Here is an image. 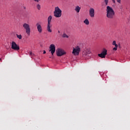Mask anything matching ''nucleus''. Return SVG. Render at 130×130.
Instances as JSON below:
<instances>
[{"label": "nucleus", "mask_w": 130, "mask_h": 130, "mask_svg": "<svg viewBox=\"0 0 130 130\" xmlns=\"http://www.w3.org/2000/svg\"><path fill=\"white\" fill-rule=\"evenodd\" d=\"M23 28L25 30V32L28 36H30L31 33V28L30 27V25L28 23H24L22 25Z\"/></svg>", "instance_id": "7ed1b4c3"}, {"label": "nucleus", "mask_w": 130, "mask_h": 130, "mask_svg": "<svg viewBox=\"0 0 130 130\" xmlns=\"http://www.w3.org/2000/svg\"><path fill=\"white\" fill-rule=\"evenodd\" d=\"M51 27H52V25H51V24H48V23L47 24V30L48 31V32H49L50 33H51V32H52V30L50 29Z\"/></svg>", "instance_id": "f8f14e48"}, {"label": "nucleus", "mask_w": 130, "mask_h": 130, "mask_svg": "<svg viewBox=\"0 0 130 130\" xmlns=\"http://www.w3.org/2000/svg\"><path fill=\"white\" fill-rule=\"evenodd\" d=\"M11 48L12 49H13V50H20V46H19V45H18L15 42H12Z\"/></svg>", "instance_id": "423d86ee"}, {"label": "nucleus", "mask_w": 130, "mask_h": 130, "mask_svg": "<svg viewBox=\"0 0 130 130\" xmlns=\"http://www.w3.org/2000/svg\"><path fill=\"white\" fill-rule=\"evenodd\" d=\"M45 53H46V51L45 50H44L43 51V54H45Z\"/></svg>", "instance_id": "a878e982"}, {"label": "nucleus", "mask_w": 130, "mask_h": 130, "mask_svg": "<svg viewBox=\"0 0 130 130\" xmlns=\"http://www.w3.org/2000/svg\"><path fill=\"white\" fill-rule=\"evenodd\" d=\"M37 8L38 10H39V11H40V10H41V6L39 4H38L37 5Z\"/></svg>", "instance_id": "a211bd4d"}, {"label": "nucleus", "mask_w": 130, "mask_h": 130, "mask_svg": "<svg viewBox=\"0 0 130 130\" xmlns=\"http://www.w3.org/2000/svg\"><path fill=\"white\" fill-rule=\"evenodd\" d=\"M62 11L61 10L59 9V7H56L54 9V11L53 12L54 16L56 18H60L61 17Z\"/></svg>", "instance_id": "f03ea898"}, {"label": "nucleus", "mask_w": 130, "mask_h": 130, "mask_svg": "<svg viewBox=\"0 0 130 130\" xmlns=\"http://www.w3.org/2000/svg\"><path fill=\"white\" fill-rule=\"evenodd\" d=\"M117 2L119 4H120L121 0H116Z\"/></svg>", "instance_id": "4be33fe9"}, {"label": "nucleus", "mask_w": 130, "mask_h": 130, "mask_svg": "<svg viewBox=\"0 0 130 130\" xmlns=\"http://www.w3.org/2000/svg\"><path fill=\"white\" fill-rule=\"evenodd\" d=\"M107 55V50L106 49H103L102 53L98 54V56L101 57V58H105V56Z\"/></svg>", "instance_id": "0eeeda50"}, {"label": "nucleus", "mask_w": 130, "mask_h": 130, "mask_svg": "<svg viewBox=\"0 0 130 130\" xmlns=\"http://www.w3.org/2000/svg\"><path fill=\"white\" fill-rule=\"evenodd\" d=\"M113 45H115V47L113 48V50H115V51H116L117 50V48L118 47V45L116 44V41H114L112 43Z\"/></svg>", "instance_id": "ddd939ff"}, {"label": "nucleus", "mask_w": 130, "mask_h": 130, "mask_svg": "<svg viewBox=\"0 0 130 130\" xmlns=\"http://www.w3.org/2000/svg\"><path fill=\"white\" fill-rule=\"evenodd\" d=\"M106 6H108L109 0H104Z\"/></svg>", "instance_id": "aec40b11"}, {"label": "nucleus", "mask_w": 130, "mask_h": 130, "mask_svg": "<svg viewBox=\"0 0 130 130\" xmlns=\"http://www.w3.org/2000/svg\"><path fill=\"white\" fill-rule=\"evenodd\" d=\"M123 9V7H122V6H120V10H122Z\"/></svg>", "instance_id": "b1692460"}, {"label": "nucleus", "mask_w": 130, "mask_h": 130, "mask_svg": "<svg viewBox=\"0 0 130 130\" xmlns=\"http://www.w3.org/2000/svg\"><path fill=\"white\" fill-rule=\"evenodd\" d=\"M16 36L17 37V38H18V39H22V35H16Z\"/></svg>", "instance_id": "6ab92c4d"}, {"label": "nucleus", "mask_w": 130, "mask_h": 130, "mask_svg": "<svg viewBox=\"0 0 130 130\" xmlns=\"http://www.w3.org/2000/svg\"><path fill=\"white\" fill-rule=\"evenodd\" d=\"M89 13L90 18H94L95 17V10L94 8H90Z\"/></svg>", "instance_id": "9d476101"}, {"label": "nucleus", "mask_w": 130, "mask_h": 130, "mask_svg": "<svg viewBox=\"0 0 130 130\" xmlns=\"http://www.w3.org/2000/svg\"><path fill=\"white\" fill-rule=\"evenodd\" d=\"M80 51H81V48H80L79 46H75V47H73L72 53L73 54V55L77 56L79 55V54H80Z\"/></svg>", "instance_id": "20e7f679"}, {"label": "nucleus", "mask_w": 130, "mask_h": 130, "mask_svg": "<svg viewBox=\"0 0 130 130\" xmlns=\"http://www.w3.org/2000/svg\"><path fill=\"white\" fill-rule=\"evenodd\" d=\"M35 2H36L37 3H39L41 0H34Z\"/></svg>", "instance_id": "5701e85b"}, {"label": "nucleus", "mask_w": 130, "mask_h": 130, "mask_svg": "<svg viewBox=\"0 0 130 130\" xmlns=\"http://www.w3.org/2000/svg\"><path fill=\"white\" fill-rule=\"evenodd\" d=\"M75 11L76 12V13H80V11H81V7H80L79 6H76Z\"/></svg>", "instance_id": "4468645a"}, {"label": "nucleus", "mask_w": 130, "mask_h": 130, "mask_svg": "<svg viewBox=\"0 0 130 130\" xmlns=\"http://www.w3.org/2000/svg\"><path fill=\"white\" fill-rule=\"evenodd\" d=\"M56 52L57 56H62L66 53L64 50L59 48L57 49Z\"/></svg>", "instance_id": "39448f33"}, {"label": "nucleus", "mask_w": 130, "mask_h": 130, "mask_svg": "<svg viewBox=\"0 0 130 130\" xmlns=\"http://www.w3.org/2000/svg\"><path fill=\"white\" fill-rule=\"evenodd\" d=\"M29 55H30V56H32L33 55V53H32V52H30Z\"/></svg>", "instance_id": "412c9836"}, {"label": "nucleus", "mask_w": 130, "mask_h": 130, "mask_svg": "<svg viewBox=\"0 0 130 130\" xmlns=\"http://www.w3.org/2000/svg\"><path fill=\"white\" fill-rule=\"evenodd\" d=\"M51 20H52V16L50 15L48 18V24H51Z\"/></svg>", "instance_id": "2eb2a0df"}, {"label": "nucleus", "mask_w": 130, "mask_h": 130, "mask_svg": "<svg viewBox=\"0 0 130 130\" xmlns=\"http://www.w3.org/2000/svg\"><path fill=\"white\" fill-rule=\"evenodd\" d=\"M91 53V51L90 49H87L84 50V51L82 52V56L83 57H87V56H89V54Z\"/></svg>", "instance_id": "6e6552de"}, {"label": "nucleus", "mask_w": 130, "mask_h": 130, "mask_svg": "<svg viewBox=\"0 0 130 130\" xmlns=\"http://www.w3.org/2000/svg\"><path fill=\"white\" fill-rule=\"evenodd\" d=\"M62 37L63 38H69V36L64 33V34L62 35Z\"/></svg>", "instance_id": "f3484780"}, {"label": "nucleus", "mask_w": 130, "mask_h": 130, "mask_svg": "<svg viewBox=\"0 0 130 130\" xmlns=\"http://www.w3.org/2000/svg\"><path fill=\"white\" fill-rule=\"evenodd\" d=\"M113 4H115V0H112Z\"/></svg>", "instance_id": "393cba45"}, {"label": "nucleus", "mask_w": 130, "mask_h": 130, "mask_svg": "<svg viewBox=\"0 0 130 130\" xmlns=\"http://www.w3.org/2000/svg\"><path fill=\"white\" fill-rule=\"evenodd\" d=\"M58 33H60V31L58 30Z\"/></svg>", "instance_id": "bb28decb"}, {"label": "nucleus", "mask_w": 130, "mask_h": 130, "mask_svg": "<svg viewBox=\"0 0 130 130\" xmlns=\"http://www.w3.org/2000/svg\"><path fill=\"white\" fill-rule=\"evenodd\" d=\"M36 26L39 33H42V26H41V25L39 24V23H37Z\"/></svg>", "instance_id": "9b49d317"}, {"label": "nucleus", "mask_w": 130, "mask_h": 130, "mask_svg": "<svg viewBox=\"0 0 130 130\" xmlns=\"http://www.w3.org/2000/svg\"><path fill=\"white\" fill-rule=\"evenodd\" d=\"M107 17L108 19H113L115 13H114V10L110 6L107 7Z\"/></svg>", "instance_id": "f257e3e1"}, {"label": "nucleus", "mask_w": 130, "mask_h": 130, "mask_svg": "<svg viewBox=\"0 0 130 130\" xmlns=\"http://www.w3.org/2000/svg\"><path fill=\"white\" fill-rule=\"evenodd\" d=\"M83 23L85 24V25H89L90 24V21H89V20L88 19H86L84 21Z\"/></svg>", "instance_id": "dca6fc26"}, {"label": "nucleus", "mask_w": 130, "mask_h": 130, "mask_svg": "<svg viewBox=\"0 0 130 130\" xmlns=\"http://www.w3.org/2000/svg\"><path fill=\"white\" fill-rule=\"evenodd\" d=\"M24 9H26V7H24Z\"/></svg>", "instance_id": "cd10ccee"}, {"label": "nucleus", "mask_w": 130, "mask_h": 130, "mask_svg": "<svg viewBox=\"0 0 130 130\" xmlns=\"http://www.w3.org/2000/svg\"><path fill=\"white\" fill-rule=\"evenodd\" d=\"M49 51L51 52L52 55L54 54V52H55V45L54 44H51L49 47Z\"/></svg>", "instance_id": "1a4fd4ad"}]
</instances>
